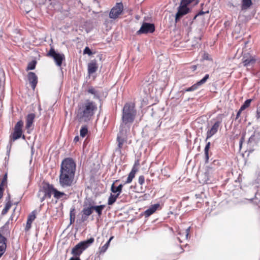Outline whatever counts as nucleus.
<instances>
[{
    "mask_svg": "<svg viewBox=\"0 0 260 260\" xmlns=\"http://www.w3.org/2000/svg\"><path fill=\"white\" fill-rule=\"evenodd\" d=\"M70 217H71V220L72 221V216L71 215L70 216Z\"/></svg>",
    "mask_w": 260,
    "mask_h": 260,
    "instance_id": "51",
    "label": "nucleus"
},
{
    "mask_svg": "<svg viewBox=\"0 0 260 260\" xmlns=\"http://www.w3.org/2000/svg\"><path fill=\"white\" fill-rule=\"evenodd\" d=\"M136 114L134 104L126 103L123 108L122 112V122L120 128L124 129L125 126L131 124L134 120Z\"/></svg>",
    "mask_w": 260,
    "mask_h": 260,
    "instance_id": "3",
    "label": "nucleus"
},
{
    "mask_svg": "<svg viewBox=\"0 0 260 260\" xmlns=\"http://www.w3.org/2000/svg\"><path fill=\"white\" fill-rule=\"evenodd\" d=\"M11 207V203L10 201H9L6 203L4 209L3 210V211L2 212V215L6 214L8 212V210L10 209Z\"/></svg>",
    "mask_w": 260,
    "mask_h": 260,
    "instance_id": "34",
    "label": "nucleus"
},
{
    "mask_svg": "<svg viewBox=\"0 0 260 260\" xmlns=\"http://www.w3.org/2000/svg\"><path fill=\"white\" fill-rule=\"evenodd\" d=\"M52 189L55 188L52 185H48L45 191L40 190L39 191L38 196L40 198L41 202L44 201L46 198L50 199L52 194L54 195V190L53 191Z\"/></svg>",
    "mask_w": 260,
    "mask_h": 260,
    "instance_id": "9",
    "label": "nucleus"
},
{
    "mask_svg": "<svg viewBox=\"0 0 260 260\" xmlns=\"http://www.w3.org/2000/svg\"><path fill=\"white\" fill-rule=\"evenodd\" d=\"M6 239L0 234V257L5 253L6 249Z\"/></svg>",
    "mask_w": 260,
    "mask_h": 260,
    "instance_id": "19",
    "label": "nucleus"
},
{
    "mask_svg": "<svg viewBox=\"0 0 260 260\" xmlns=\"http://www.w3.org/2000/svg\"><path fill=\"white\" fill-rule=\"evenodd\" d=\"M155 30L154 24L149 23H144L140 29L137 32V34L152 33Z\"/></svg>",
    "mask_w": 260,
    "mask_h": 260,
    "instance_id": "10",
    "label": "nucleus"
},
{
    "mask_svg": "<svg viewBox=\"0 0 260 260\" xmlns=\"http://www.w3.org/2000/svg\"><path fill=\"white\" fill-rule=\"evenodd\" d=\"M189 11V9L186 5H181L180 3V6L178 8V12L175 16V21L177 22L184 15L187 14Z\"/></svg>",
    "mask_w": 260,
    "mask_h": 260,
    "instance_id": "13",
    "label": "nucleus"
},
{
    "mask_svg": "<svg viewBox=\"0 0 260 260\" xmlns=\"http://www.w3.org/2000/svg\"><path fill=\"white\" fill-rule=\"evenodd\" d=\"M252 101V99H248L245 101L244 104L240 107L241 110H244L249 107Z\"/></svg>",
    "mask_w": 260,
    "mask_h": 260,
    "instance_id": "31",
    "label": "nucleus"
},
{
    "mask_svg": "<svg viewBox=\"0 0 260 260\" xmlns=\"http://www.w3.org/2000/svg\"><path fill=\"white\" fill-rule=\"evenodd\" d=\"M76 165L71 158H64L60 165L59 173L72 175L75 176Z\"/></svg>",
    "mask_w": 260,
    "mask_h": 260,
    "instance_id": "5",
    "label": "nucleus"
},
{
    "mask_svg": "<svg viewBox=\"0 0 260 260\" xmlns=\"http://www.w3.org/2000/svg\"><path fill=\"white\" fill-rule=\"evenodd\" d=\"M145 181V178L144 176L141 175L140 176L138 179V182L140 185H142L144 184Z\"/></svg>",
    "mask_w": 260,
    "mask_h": 260,
    "instance_id": "39",
    "label": "nucleus"
},
{
    "mask_svg": "<svg viewBox=\"0 0 260 260\" xmlns=\"http://www.w3.org/2000/svg\"><path fill=\"white\" fill-rule=\"evenodd\" d=\"M122 187H123L122 184H120L117 187H115L114 186V183H113L111 186V190L113 193H116V192L121 193Z\"/></svg>",
    "mask_w": 260,
    "mask_h": 260,
    "instance_id": "27",
    "label": "nucleus"
},
{
    "mask_svg": "<svg viewBox=\"0 0 260 260\" xmlns=\"http://www.w3.org/2000/svg\"><path fill=\"white\" fill-rule=\"evenodd\" d=\"M203 57L204 59L206 60H209L210 59L209 55L208 53H204Z\"/></svg>",
    "mask_w": 260,
    "mask_h": 260,
    "instance_id": "41",
    "label": "nucleus"
},
{
    "mask_svg": "<svg viewBox=\"0 0 260 260\" xmlns=\"http://www.w3.org/2000/svg\"><path fill=\"white\" fill-rule=\"evenodd\" d=\"M117 194H113V196L115 198V199L116 200L117 199V198L118 197L119 195L120 194V193H119V192H116Z\"/></svg>",
    "mask_w": 260,
    "mask_h": 260,
    "instance_id": "48",
    "label": "nucleus"
},
{
    "mask_svg": "<svg viewBox=\"0 0 260 260\" xmlns=\"http://www.w3.org/2000/svg\"><path fill=\"white\" fill-rule=\"evenodd\" d=\"M113 238H114L113 236L111 237L110 238V239H109V240L106 242V243L104 246H103L102 247L100 248V253H104L107 250V249L108 248V247L109 246L110 243L111 241L113 239Z\"/></svg>",
    "mask_w": 260,
    "mask_h": 260,
    "instance_id": "25",
    "label": "nucleus"
},
{
    "mask_svg": "<svg viewBox=\"0 0 260 260\" xmlns=\"http://www.w3.org/2000/svg\"><path fill=\"white\" fill-rule=\"evenodd\" d=\"M54 190V197L57 199H59L65 196V194L63 192L58 191L56 189H52Z\"/></svg>",
    "mask_w": 260,
    "mask_h": 260,
    "instance_id": "30",
    "label": "nucleus"
},
{
    "mask_svg": "<svg viewBox=\"0 0 260 260\" xmlns=\"http://www.w3.org/2000/svg\"><path fill=\"white\" fill-rule=\"evenodd\" d=\"M94 241L93 238H90L89 239L80 242L77 244L72 250L71 253L75 257H72L69 260H81L79 256L83 251L91 245Z\"/></svg>",
    "mask_w": 260,
    "mask_h": 260,
    "instance_id": "4",
    "label": "nucleus"
},
{
    "mask_svg": "<svg viewBox=\"0 0 260 260\" xmlns=\"http://www.w3.org/2000/svg\"><path fill=\"white\" fill-rule=\"evenodd\" d=\"M88 91L89 93H91V94H94V95H96L97 94V92L95 90V89L92 87L89 88L88 90Z\"/></svg>",
    "mask_w": 260,
    "mask_h": 260,
    "instance_id": "40",
    "label": "nucleus"
},
{
    "mask_svg": "<svg viewBox=\"0 0 260 260\" xmlns=\"http://www.w3.org/2000/svg\"><path fill=\"white\" fill-rule=\"evenodd\" d=\"M210 146V142H208L205 146L204 151H205V155L206 157V162L208 161V160L209 159V155H208V151Z\"/></svg>",
    "mask_w": 260,
    "mask_h": 260,
    "instance_id": "33",
    "label": "nucleus"
},
{
    "mask_svg": "<svg viewBox=\"0 0 260 260\" xmlns=\"http://www.w3.org/2000/svg\"><path fill=\"white\" fill-rule=\"evenodd\" d=\"M246 136H249L248 141L247 143V147L249 151H253L260 143V132L253 130H248L245 132L240 141V147Z\"/></svg>",
    "mask_w": 260,
    "mask_h": 260,
    "instance_id": "2",
    "label": "nucleus"
},
{
    "mask_svg": "<svg viewBox=\"0 0 260 260\" xmlns=\"http://www.w3.org/2000/svg\"><path fill=\"white\" fill-rule=\"evenodd\" d=\"M123 5L122 3H118L117 5L113 8L109 14V17L111 18L115 19L122 12L123 10Z\"/></svg>",
    "mask_w": 260,
    "mask_h": 260,
    "instance_id": "12",
    "label": "nucleus"
},
{
    "mask_svg": "<svg viewBox=\"0 0 260 260\" xmlns=\"http://www.w3.org/2000/svg\"><path fill=\"white\" fill-rule=\"evenodd\" d=\"M36 218V215L35 213V211H33L31 214H30L28 216L27 221V225L26 227L30 228V224H31L32 222L35 220Z\"/></svg>",
    "mask_w": 260,
    "mask_h": 260,
    "instance_id": "28",
    "label": "nucleus"
},
{
    "mask_svg": "<svg viewBox=\"0 0 260 260\" xmlns=\"http://www.w3.org/2000/svg\"><path fill=\"white\" fill-rule=\"evenodd\" d=\"M28 79L33 89H35L38 83V78L36 75L33 72H29L28 74Z\"/></svg>",
    "mask_w": 260,
    "mask_h": 260,
    "instance_id": "18",
    "label": "nucleus"
},
{
    "mask_svg": "<svg viewBox=\"0 0 260 260\" xmlns=\"http://www.w3.org/2000/svg\"><path fill=\"white\" fill-rule=\"evenodd\" d=\"M209 75L206 74L202 79H201L200 81H199V82H198L197 83L194 84L191 87L187 88L185 90L186 91H192L197 90L200 86L203 85L207 81V80L209 79Z\"/></svg>",
    "mask_w": 260,
    "mask_h": 260,
    "instance_id": "16",
    "label": "nucleus"
},
{
    "mask_svg": "<svg viewBox=\"0 0 260 260\" xmlns=\"http://www.w3.org/2000/svg\"><path fill=\"white\" fill-rule=\"evenodd\" d=\"M105 207V206L104 205L100 206H91V208H92V210H94L99 216L101 215L102 210L104 209Z\"/></svg>",
    "mask_w": 260,
    "mask_h": 260,
    "instance_id": "26",
    "label": "nucleus"
},
{
    "mask_svg": "<svg viewBox=\"0 0 260 260\" xmlns=\"http://www.w3.org/2000/svg\"><path fill=\"white\" fill-rule=\"evenodd\" d=\"M256 117L257 118H260V107L257 109Z\"/></svg>",
    "mask_w": 260,
    "mask_h": 260,
    "instance_id": "43",
    "label": "nucleus"
},
{
    "mask_svg": "<svg viewBox=\"0 0 260 260\" xmlns=\"http://www.w3.org/2000/svg\"><path fill=\"white\" fill-rule=\"evenodd\" d=\"M197 66H192L191 67V69H192V70L193 71L196 70H197Z\"/></svg>",
    "mask_w": 260,
    "mask_h": 260,
    "instance_id": "46",
    "label": "nucleus"
},
{
    "mask_svg": "<svg viewBox=\"0 0 260 260\" xmlns=\"http://www.w3.org/2000/svg\"><path fill=\"white\" fill-rule=\"evenodd\" d=\"M35 117V115L34 113H30L27 116L26 123V128L27 129H29L32 126Z\"/></svg>",
    "mask_w": 260,
    "mask_h": 260,
    "instance_id": "20",
    "label": "nucleus"
},
{
    "mask_svg": "<svg viewBox=\"0 0 260 260\" xmlns=\"http://www.w3.org/2000/svg\"><path fill=\"white\" fill-rule=\"evenodd\" d=\"M7 173H6L0 183V187H4L7 184Z\"/></svg>",
    "mask_w": 260,
    "mask_h": 260,
    "instance_id": "35",
    "label": "nucleus"
},
{
    "mask_svg": "<svg viewBox=\"0 0 260 260\" xmlns=\"http://www.w3.org/2000/svg\"><path fill=\"white\" fill-rule=\"evenodd\" d=\"M75 176L62 173H59V183L63 188L70 187L74 183Z\"/></svg>",
    "mask_w": 260,
    "mask_h": 260,
    "instance_id": "7",
    "label": "nucleus"
},
{
    "mask_svg": "<svg viewBox=\"0 0 260 260\" xmlns=\"http://www.w3.org/2000/svg\"><path fill=\"white\" fill-rule=\"evenodd\" d=\"M115 198L114 197L113 194H111L110 196L108 199V204L109 205H112L116 201Z\"/></svg>",
    "mask_w": 260,
    "mask_h": 260,
    "instance_id": "37",
    "label": "nucleus"
},
{
    "mask_svg": "<svg viewBox=\"0 0 260 260\" xmlns=\"http://www.w3.org/2000/svg\"><path fill=\"white\" fill-rule=\"evenodd\" d=\"M126 128L125 129H124L122 128H120V132L118 134L117 138V141L118 142V148L117 149V150H118L119 151H120V149L122 147L123 144L124 143V135H125V134H126Z\"/></svg>",
    "mask_w": 260,
    "mask_h": 260,
    "instance_id": "14",
    "label": "nucleus"
},
{
    "mask_svg": "<svg viewBox=\"0 0 260 260\" xmlns=\"http://www.w3.org/2000/svg\"><path fill=\"white\" fill-rule=\"evenodd\" d=\"M79 137L78 136H76L75 137V138H74V142H78L79 141Z\"/></svg>",
    "mask_w": 260,
    "mask_h": 260,
    "instance_id": "47",
    "label": "nucleus"
},
{
    "mask_svg": "<svg viewBox=\"0 0 260 260\" xmlns=\"http://www.w3.org/2000/svg\"><path fill=\"white\" fill-rule=\"evenodd\" d=\"M96 110L97 106L95 103L87 101L78 109L77 117L80 120L87 121L91 118Z\"/></svg>",
    "mask_w": 260,
    "mask_h": 260,
    "instance_id": "1",
    "label": "nucleus"
},
{
    "mask_svg": "<svg viewBox=\"0 0 260 260\" xmlns=\"http://www.w3.org/2000/svg\"><path fill=\"white\" fill-rule=\"evenodd\" d=\"M204 13H205V12L202 11V12H201L199 14V15H201V14H204Z\"/></svg>",
    "mask_w": 260,
    "mask_h": 260,
    "instance_id": "49",
    "label": "nucleus"
},
{
    "mask_svg": "<svg viewBox=\"0 0 260 260\" xmlns=\"http://www.w3.org/2000/svg\"><path fill=\"white\" fill-rule=\"evenodd\" d=\"M197 16V15H196L194 17V19H195L196 18V17Z\"/></svg>",
    "mask_w": 260,
    "mask_h": 260,
    "instance_id": "50",
    "label": "nucleus"
},
{
    "mask_svg": "<svg viewBox=\"0 0 260 260\" xmlns=\"http://www.w3.org/2000/svg\"><path fill=\"white\" fill-rule=\"evenodd\" d=\"M199 2V0H181V5L187 6L189 4H192L193 5H197Z\"/></svg>",
    "mask_w": 260,
    "mask_h": 260,
    "instance_id": "29",
    "label": "nucleus"
},
{
    "mask_svg": "<svg viewBox=\"0 0 260 260\" xmlns=\"http://www.w3.org/2000/svg\"><path fill=\"white\" fill-rule=\"evenodd\" d=\"M3 191H4V187H0V199L3 197Z\"/></svg>",
    "mask_w": 260,
    "mask_h": 260,
    "instance_id": "45",
    "label": "nucleus"
},
{
    "mask_svg": "<svg viewBox=\"0 0 260 260\" xmlns=\"http://www.w3.org/2000/svg\"><path fill=\"white\" fill-rule=\"evenodd\" d=\"M36 61H33L29 63L28 64V66H27V70H31L35 69V67H36Z\"/></svg>",
    "mask_w": 260,
    "mask_h": 260,
    "instance_id": "36",
    "label": "nucleus"
},
{
    "mask_svg": "<svg viewBox=\"0 0 260 260\" xmlns=\"http://www.w3.org/2000/svg\"><path fill=\"white\" fill-rule=\"evenodd\" d=\"M47 56L52 57L56 64L60 67L62 64V60L64 59V55L63 54L57 53L53 48H51L47 53Z\"/></svg>",
    "mask_w": 260,
    "mask_h": 260,
    "instance_id": "8",
    "label": "nucleus"
},
{
    "mask_svg": "<svg viewBox=\"0 0 260 260\" xmlns=\"http://www.w3.org/2000/svg\"><path fill=\"white\" fill-rule=\"evenodd\" d=\"M137 172V169H135V168H133L131 171V172L129 173L128 177L127 178V180L125 182V183H131L133 178L135 176L136 173Z\"/></svg>",
    "mask_w": 260,
    "mask_h": 260,
    "instance_id": "22",
    "label": "nucleus"
},
{
    "mask_svg": "<svg viewBox=\"0 0 260 260\" xmlns=\"http://www.w3.org/2000/svg\"><path fill=\"white\" fill-rule=\"evenodd\" d=\"M98 69V65L96 60H91L88 64V73L89 75L94 73Z\"/></svg>",
    "mask_w": 260,
    "mask_h": 260,
    "instance_id": "17",
    "label": "nucleus"
},
{
    "mask_svg": "<svg viewBox=\"0 0 260 260\" xmlns=\"http://www.w3.org/2000/svg\"><path fill=\"white\" fill-rule=\"evenodd\" d=\"M159 204H155L152 205L149 209H148L145 211V216H149L150 215L152 214L153 213L155 212V211L159 207Z\"/></svg>",
    "mask_w": 260,
    "mask_h": 260,
    "instance_id": "21",
    "label": "nucleus"
},
{
    "mask_svg": "<svg viewBox=\"0 0 260 260\" xmlns=\"http://www.w3.org/2000/svg\"><path fill=\"white\" fill-rule=\"evenodd\" d=\"M83 53L85 54H87L89 56L92 54L91 50L88 47H86L84 49Z\"/></svg>",
    "mask_w": 260,
    "mask_h": 260,
    "instance_id": "38",
    "label": "nucleus"
},
{
    "mask_svg": "<svg viewBox=\"0 0 260 260\" xmlns=\"http://www.w3.org/2000/svg\"><path fill=\"white\" fill-rule=\"evenodd\" d=\"M23 125V122L22 121H19L16 124L14 127V132L13 134L12 140L13 141L20 138L22 135V127Z\"/></svg>",
    "mask_w": 260,
    "mask_h": 260,
    "instance_id": "11",
    "label": "nucleus"
},
{
    "mask_svg": "<svg viewBox=\"0 0 260 260\" xmlns=\"http://www.w3.org/2000/svg\"><path fill=\"white\" fill-rule=\"evenodd\" d=\"M189 231H190V227H188L185 230V237H186V239L188 238V235H189Z\"/></svg>",
    "mask_w": 260,
    "mask_h": 260,
    "instance_id": "42",
    "label": "nucleus"
},
{
    "mask_svg": "<svg viewBox=\"0 0 260 260\" xmlns=\"http://www.w3.org/2000/svg\"><path fill=\"white\" fill-rule=\"evenodd\" d=\"M221 121H216L212 127L208 129L207 132V137L206 141H207L208 139L212 137L214 135H215L218 131V129L220 125Z\"/></svg>",
    "mask_w": 260,
    "mask_h": 260,
    "instance_id": "15",
    "label": "nucleus"
},
{
    "mask_svg": "<svg viewBox=\"0 0 260 260\" xmlns=\"http://www.w3.org/2000/svg\"><path fill=\"white\" fill-rule=\"evenodd\" d=\"M88 133V129L86 126H82L80 131V136L82 138L85 137Z\"/></svg>",
    "mask_w": 260,
    "mask_h": 260,
    "instance_id": "32",
    "label": "nucleus"
},
{
    "mask_svg": "<svg viewBox=\"0 0 260 260\" xmlns=\"http://www.w3.org/2000/svg\"><path fill=\"white\" fill-rule=\"evenodd\" d=\"M242 111L243 110H241V108H240V109L239 110V111H238V112L237 113L236 119H238L240 117V114H241V113Z\"/></svg>",
    "mask_w": 260,
    "mask_h": 260,
    "instance_id": "44",
    "label": "nucleus"
},
{
    "mask_svg": "<svg viewBox=\"0 0 260 260\" xmlns=\"http://www.w3.org/2000/svg\"><path fill=\"white\" fill-rule=\"evenodd\" d=\"M259 59L255 55L249 52L244 53L240 64H242L247 70H250L253 67L256 62Z\"/></svg>",
    "mask_w": 260,
    "mask_h": 260,
    "instance_id": "6",
    "label": "nucleus"
},
{
    "mask_svg": "<svg viewBox=\"0 0 260 260\" xmlns=\"http://www.w3.org/2000/svg\"><path fill=\"white\" fill-rule=\"evenodd\" d=\"M252 5V2L251 0H242V10H247Z\"/></svg>",
    "mask_w": 260,
    "mask_h": 260,
    "instance_id": "24",
    "label": "nucleus"
},
{
    "mask_svg": "<svg viewBox=\"0 0 260 260\" xmlns=\"http://www.w3.org/2000/svg\"><path fill=\"white\" fill-rule=\"evenodd\" d=\"M82 212L83 213V215L85 216V217L83 220V221L85 220L88 216L90 215L92 213V208H91V206L87 207V208H84Z\"/></svg>",
    "mask_w": 260,
    "mask_h": 260,
    "instance_id": "23",
    "label": "nucleus"
}]
</instances>
